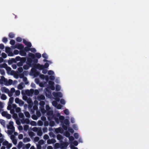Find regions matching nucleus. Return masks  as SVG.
I'll return each mask as SVG.
<instances>
[{
	"label": "nucleus",
	"mask_w": 149,
	"mask_h": 149,
	"mask_svg": "<svg viewBox=\"0 0 149 149\" xmlns=\"http://www.w3.org/2000/svg\"><path fill=\"white\" fill-rule=\"evenodd\" d=\"M49 65L48 63H45L44 65H41L39 63L34 65V67L35 68L38 69L39 70H41L42 69H44L45 68H47L49 66Z\"/></svg>",
	"instance_id": "1"
},
{
	"label": "nucleus",
	"mask_w": 149,
	"mask_h": 149,
	"mask_svg": "<svg viewBox=\"0 0 149 149\" xmlns=\"http://www.w3.org/2000/svg\"><path fill=\"white\" fill-rule=\"evenodd\" d=\"M56 145L60 146V148L61 149H65L68 146V143L66 142H63L59 144L58 143H56Z\"/></svg>",
	"instance_id": "2"
},
{
	"label": "nucleus",
	"mask_w": 149,
	"mask_h": 149,
	"mask_svg": "<svg viewBox=\"0 0 149 149\" xmlns=\"http://www.w3.org/2000/svg\"><path fill=\"white\" fill-rule=\"evenodd\" d=\"M33 59L32 58H27V61L26 62V64L31 67H33V68H34V65H36V64H34V63H33Z\"/></svg>",
	"instance_id": "3"
},
{
	"label": "nucleus",
	"mask_w": 149,
	"mask_h": 149,
	"mask_svg": "<svg viewBox=\"0 0 149 149\" xmlns=\"http://www.w3.org/2000/svg\"><path fill=\"white\" fill-rule=\"evenodd\" d=\"M13 122L10 121L9 122V125H7V128L8 129L11 130L12 132L15 131V127L13 125Z\"/></svg>",
	"instance_id": "4"
},
{
	"label": "nucleus",
	"mask_w": 149,
	"mask_h": 149,
	"mask_svg": "<svg viewBox=\"0 0 149 149\" xmlns=\"http://www.w3.org/2000/svg\"><path fill=\"white\" fill-rule=\"evenodd\" d=\"M13 49L17 48L19 50H21L24 48V46L23 45L21 44H17L14 46H13Z\"/></svg>",
	"instance_id": "5"
},
{
	"label": "nucleus",
	"mask_w": 149,
	"mask_h": 149,
	"mask_svg": "<svg viewBox=\"0 0 149 149\" xmlns=\"http://www.w3.org/2000/svg\"><path fill=\"white\" fill-rule=\"evenodd\" d=\"M36 68H33L31 69V71L33 74V75L35 77H37L39 75V72L37 71L36 70Z\"/></svg>",
	"instance_id": "6"
},
{
	"label": "nucleus",
	"mask_w": 149,
	"mask_h": 149,
	"mask_svg": "<svg viewBox=\"0 0 149 149\" xmlns=\"http://www.w3.org/2000/svg\"><path fill=\"white\" fill-rule=\"evenodd\" d=\"M57 116H59V120H60V122L62 123H63V121L64 119V117L63 116H60V114L59 113H58L57 114Z\"/></svg>",
	"instance_id": "7"
},
{
	"label": "nucleus",
	"mask_w": 149,
	"mask_h": 149,
	"mask_svg": "<svg viewBox=\"0 0 149 149\" xmlns=\"http://www.w3.org/2000/svg\"><path fill=\"white\" fill-rule=\"evenodd\" d=\"M21 122L22 124L26 123L27 124H30V121L29 119L26 118L25 119H23L22 120Z\"/></svg>",
	"instance_id": "8"
},
{
	"label": "nucleus",
	"mask_w": 149,
	"mask_h": 149,
	"mask_svg": "<svg viewBox=\"0 0 149 149\" xmlns=\"http://www.w3.org/2000/svg\"><path fill=\"white\" fill-rule=\"evenodd\" d=\"M1 90L2 92H4L6 93L8 92L9 91V90L5 87H1Z\"/></svg>",
	"instance_id": "9"
},
{
	"label": "nucleus",
	"mask_w": 149,
	"mask_h": 149,
	"mask_svg": "<svg viewBox=\"0 0 149 149\" xmlns=\"http://www.w3.org/2000/svg\"><path fill=\"white\" fill-rule=\"evenodd\" d=\"M56 142V140L54 139H49L47 140V143L49 144L52 143H54Z\"/></svg>",
	"instance_id": "10"
},
{
	"label": "nucleus",
	"mask_w": 149,
	"mask_h": 149,
	"mask_svg": "<svg viewBox=\"0 0 149 149\" xmlns=\"http://www.w3.org/2000/svg\"><path fill=\"white\" fill-rule=\"evenodd\" d=\"M34 90L33 89H31L30 90H27L26 91V93L29 95H32L34 93Z\"/></svg>",
	"instance_id": "11"
},
{
	"label": "nucleus",
	"mask_w": 149,
	"mask_h": 149,
	"mask_svg": "<svg viewBox=\"0 0 149 149\" xmlns=\"http://www.w3.org/2000/svg\"><path fill=\"white\" fill-rule=\"evenodd\" d=\"M38 100H45V97L43 95H38L37 97Z\"/></svg>",
	"instance_id": "12"
},
{
	"label": "nucleus",
	"mask_w": 149,
	"mask_h": 149,
	"mask_svg": "<svg viewBox=\"0 0 149 149\" xmlns=\"http://www.w3.org/2000/svg\"><path fill=\"white\" fill-rule=\"evenodd\" d=\"M63 131V130L61 127H59L56 128L55 130V131L56 133H62Z\"/></svg>",
	"instance_id": "13"
},
{
	"label": "nucleus",
	"mask_w": 149,
	"mask_h": 149,
	"mask_svg": "<svg viewBox=\"0 0 149 149\" xmlns=\"http://www.w3.org/2000/svg\"><path fill=\"white\" fill-rule=\"evenodd\" d=\"M20 54L22 56H25L26 55V53L24 50H21L19 52Z\"/></svg>",
	"instance_id": "14"
},
{
	"label": "nucleus",
	"mask_w": 149,
	"mask_h": 149,
	"mask_svg": "<svg viewBox=\"0 0 149 149\" xmlns=\"http://www.w3.org/2000/svg\"><path fill=\"white\" fill-rule=\"evenodd\" d=\"M1 80L2 82H3L4 83H5V84L8 83L7 79H6L4 76H2L1 77Z\"/></svg>",
	"instance_id": "15"
},
{
	"label": "nucleus",
	"mask_w": 149,
	"mask_h": 149,
	"mask_svg": "<svg viewBox=\"0 0 149 149\" xmlns=\"http://www.w3.org/2000/svg\"><path fill=\"white\" fill-rule=\"evenodd\" d=\"M24 85V83L22 82H21L19 84L18 86V88L19 90L22 89L23 87V85Z\"/></svg>",
	"instance_id": "16"
},
{
	"label": "nucleus",
	"mask_w": 149,
	"mask_h": 149,
	"mask_svg": "<svg viewBox=\"0 0 149 149\" xmlns=\"http://www.w3.org/2000/svg\"><path fill=\"white\" fill-rule=\"evenodd\" d=\"M31 141L30 139L28 137L24 138L23 140V141L24 143H26L29 142Z\"/></svg>",
	"instance_id": "17"
},
{
	"label": "nucleus",
	"mask_w": 149,
	"mask_h": 149,
	"mask_svg": "<svg viewBox=\"0 0 149 149\" xmlns=\"http://www.w3.org/2000/svg\"><path fill=\"white\" fill-rule=\"evenodd\" d=\"M13 82V81L12 79H9L8 81V83H6V84H5L6 86H8L9 85H11L12 84Z\"/></svg>",
	"instance_id": "18"
},
{
	"label": "nucleus",
	"mask_w": 149,
	"mask_h": 149,
	"mask_svg": "<svg viewBox=\"0 0 149 149\" xmlns=\"http://www.w3.org/2000/svg\"><path fill=\"white\" fill-rule=\"evenodd\" d=\"M53 118L55 120L56 123L57 124H58L59 123V118H58L56 117V116H53Z\"/></svg>",
	"instance_id": "19"
},
{
	"label": "nucleus",
	"mask_w": 149,
	"mask_h": 149,
	"mask_svg": "<svg viewBox=\"0 0 149 149\" xmlns=\"http://www.w3.org/2000/svg\"><path fill=\"white\" fill-rule=\"evenodd\" d=\"M23 145V143L22 141L19 142L17 145V148L18 149H20L22 147Z\"/></svg>",
	"instance_id": "20"
},
{
	"label": "nucleus",
	"mask_w": 149,
	"mask_h": 149,
	"mask_svg": "<svg viewBox=\"0 0 149 149\" xmlns=\"http://www.w3.org/2000/svg\"><path fill=\"white\" fill-rule=\"evenodd\" d=\"M31 67L30 66L27 64L26 65H24L23 66V68L24 70H27L28 69L29 67Z\"/></svg>",
	"instance_id": "21"
},
{
	"label": "nucleus",
	"mask_w": 149,
	"mask_h": 149,
	"mask_svg": "<svg viewBox=\"0 0 149 149\" xmlns=\"http://www.w3.org/2000/svg\"><path fill=\"white\" fill-rule=\"evenodd\" d=\"M14 101V98L13 97H10L9 99L8 102V104H12Z\"/></svg>",
	"instance_id": "22"
},
{
	"label": "nucleus",
	"mask_w": 149,
	"mask_h": 149,
	"mask_svg": "<svg viewBox=\"0 0 149 149\" xmlns=\"http://www.w3.org/2000/svg\"><path fill=\"white\" fill-rule=\"evenodd\" d=\"M64 123L66 125H69L70 124L69 121L68 119H65L64 120Z\"/></svg>",
	"instance_id": "23"
},
{
	"label": "nucleus",
	"mask_w": 149,
	"mask_h": 149,
	"mask_svg": "<svg viewBox=\"0 0 149 149\" xmlns=\"http://www.w3.org/2000/svg\"><path fill=\"white\" fill-rule=\"evenodd\" d=\"M35 57H36L38 58H40L41 56V54L39 53H36L35 54Z\"/></svg>",
	"instance_id": "24"
},
{
	"label": "nucleus",
	"mask_w": 149,
	"mask_h": 149,
	"mask_svg": "<svg viewBox=\"0 0 149 149\" xmlns=\"http://www.w3.org/2000/svg\"><path fill=\"white\" fill-rule=\"evenodd\" d=\"M53 114V112L52 111H49L47 112V115L49 116L52 115Z\"/></svg>",
	"instance_id": "25"
},
{
	"label": "nucleus",
	"mask_w": 149,
	"mask_h": 149,
	"mask_svg": "<svg viewBox=\"0 0 149 149\" xmlns=\"http://www.w3.org/2000/svg\"><path fill=\"white\" fill-rule=\"evenodd\" d=\"M28 55L29 56L31 57L32 59L35 58V55L32 53H29L28 54Z\"/></svg>",
	"instance_id": "26"
},
{
	"label": "nucleus",
	"mask_w": 149,
	"mask_h": 149,
	"mask_svg": "<svg viewBox=\"0 0 149 149\" xmlns=\"http://www.w3.org/2000/svg\"><path fill=\"white\" fill-rule=\"evenodd\" d=\"M7 66V65L6 63L0 65V68H6Z\"/></svg>",
	"instance_id": "27"
},
{
	"label": "nucleus",
	"mask_w": 149,
	"mask_h": 149,
	"mask_svg": "<svg viewBox=\"0 0 149 149\" xmlns=\"http://www.w3.org/2000/svg\"><path fill=\"white\" fill-rule=\"evenodd\" d=\"M23 81L24 82L25 84H27L29 83V82L27 81V78L26 77H23Z\"/></svg>",
	"instance_id": "28"
},
{
	"label": "nucleus",
	"mask_w": 149,
	"mask_h": 149,
	"mask_svg": "<svg viewBox=\"0 0 149 149\" xmlns=\"http://www.w3.org/2000/svg\"><path fill=\"white\" fill-rule=\"evenodd\" d=\"M1 99L3 100H5L7 98L6 95L4 94H2L1 97Z\"/></svg>",
	"instance_id": "29"
},
{
	"label": "nucleus",
	"mask_w": 149,
	"mask_h": 149,
	"mask_svg": "<svg viewBox=\"0 0 149 149\" xmlns=\"http://www.w3.org/2000/svg\"><path fill=\"white\" fill-rule=\"evenodd\" d=\"M24 114L27 118H29L30 117V115L29 112L28 111H26L24 112Z\"/></svg>",
	"instance_id": "30"
},
{
	"label": "nucleus",
	"mask_w": 149,
	"mask_h": 149,
	"mask_svg": "<svg viewBox=\"0 0 149 149\" xmlns=\"http://www.w3.org/2000/svg\"><path fill=\"white\" fill-rule=\"evenodd\" d=\"M57 138L58 140H61L63 139V137L61 135L58 134L57 135Z\"/></svg>",
	"instance_id": "31"
},
{
	"label": "nucleus",
	"mask_w": 149,
	"mask_h": 149,
	"mask_svg": "<svg viewBox=\"0 0 149 149\" xmlns=\"http://www.w3.org/2000/svg\"><path fill=\"white\" fill-rule=\"evenodd\" d=\"M10 48L8 47H6L5 48V51L6 53H8L10 51Z\"/></svg>",
	"instance_id": "32"
},
{
	"label": "nucleus",
	"mask_w": 149,
	"mask_h": 149,
	"mask_svg": "<svg viewBox=\"0 0 149 149\" xmlns=\"http://www.w3.org/2000/svg\"><path fill=\"white\" fill-rule=\"evenodd\" d=\"M9 37L11 38H13L15 37V35L12 33H10L9 34Z\"/></svg>",
	"instance_id": "33"
},
{
	"label": "nucleus",
	"mask_w": 149,
	"mask_h": 149,
	"mask_svg": "<svg viewBox=\"0 0 149 149\" xmlns=\"http://www.w3.org/2000/svg\"><path fill=\"white\" fill-rule=\"evenodd\" d=\"M42 134V132L41 130H39L37 132V135L39 136H41Z\"/></svg>",
	"instance_id": "34"
},
{
	"label": "nucleus",
	"mask_w": 149,
	"mask_h": 149,
	"mask_svg": "<svg viewBox=\"0 0 149 149\" xmlns=\"http://www.w3.org/2000/svg\"><path fill=\"white\" fill-rule=\"evenodd\" d=\"M60 86L58 84H56V90L57 91H60Z\"/></svg>",
	"instance_id": "35"
},
{
	"label": "nucleus",
	"mask_w": 149,
	"mask_h": 149,
	"mask_svg": "<svg viewBox=\"0 0 149 149\" xmlns=\"http://www.w3.org/2000/svg\"><path fill=\"white\" fill-rule=\"evenodd\" d=\"M49 134L50 137L54 138L55 137V135L52 132H50Z\"/></svg>",
	"instance_id": "36"
},
{
	"label": "nucleus",
	"mask_w": 149,
	"mask_h": 149,
	"mask_svg": "<svg viewBox=\"0 0 149 149\" xmlns=\"http://www.w3.org/2000/svg\"><path fill=\"white\" fill-rule=\"evenodd\" d=\"M55 123L53 121H50L49 123V125L51 127H53Z\"/></svg>",
	"instance_id": "37"
},
{
	"label": "nucleus",
	"mask_w": 149,
	"mask_h": 149,
	"mask_svg": "<svg viewBox=\"0 0 149 149\" xmlns=\"http://www.w3.org/2000/svg\"><path fill=\"white\" fill-rule=\"evenodd\" d=\"M26 57H22L21 58L20 61L23 63L26 61Z\"/></svg>",
	"instance_id": "38"
},
{
	"label": "nucleus",
	"mask_w": 149,
	"mask_h": 149,
	"mask_svg": "<svg viewBox=\"0 0 149 149\" xmlns=\"http://www.w3.org/2000/svg\"><path fill=\"white\" fill-rule=\"evenodd\" d=\"M2 41L5 43H6L8 41V39L6 37H4L2 39Z\"/></svg>",
	"instance_id": "39"
},
{
	"label": "nucleus",
	"mask_w": 149,
	"mask_h": 149,
	"mask_svg": "<svg viewBox=\"0 0 149 149\" xmlns=\"http://www.w3.org/2000/svg\"><path fill=\"white\" fill-rule=\"evenodd\" d=\"M42 56L43 58L45 59H47L48 58V56L47 54L45 53H44L42 54Z\"/></svg>",
	"instance_id": "40"
},
{
	"label": "nucleus",
	"mask_w": 149,
	"mask_h": 149,
	"mask_svg": "<svg viewBox=\"0 0 149 149\" xmlns=\"http://www.w3.org/2000/svg\"><path fill=\"white\" fill-rule=\"evenodd\" d=\"M39 104L42 107H44L45 104V102L43 101H41L39 103Z\"/></svg>",
	"instance_id": "41"
},
{
	"label": "nucleus",
	"mask_w": 149,
	"mask_h": 149,
	"mask_svg": "<svg viewBox=\"0 0 149 149\" xmlns=\"http://www.w3.org/2000/svg\"><path fill=\"white\" fill-rule=\"evenodd\" d=\"M0 123L3 125L4 126L5 125V121L4 120L1 119L0 120Z\"/></svg>",
	"instance_id": "42"
},
{
	"label": "nucleus",
	"mask_w": 149,
	"mask_h": 149,
	"mask_svg": "<svg viewBox=\"0 0 149 149\" xmlns=\"http://www.w3.org/2000/svg\"><path fill=\"white\" fill-rule=\"evenodd\" d=\"M38 125L40 126H42L43 125V122L40 120H39L38 121Z\"/></svg>",
	"instance_id": "43"
},
{
	"label": "nucleus",
	"mask_w": 149,
	"mask_h": 149,
	"mask_svg": "<svg viewBox=\"0 0 149 149\" xmlns=\"http://www.w3.org/2000/svg\"><path fill=\"white\" fill-rule=\"evenodd\" d=\"M52 104L53 106L54 107H56L58 103L57 101H53L52 102Z\"/></svg>",
	"instance_id": "44"
},
{
	"label": "nucleus",
	"mask_w": 149,
	"mask_h": 149,
	"mask_svg": "<svg viewBox=\"0 0 149 149\" xmlns=\"http://www.w3.org/2000/svg\"><path fill=\"white\" fill-rule=\"evenodd\" d=\"M30 47H25L24 48V51L25 52H27L30 50Z\"/></svg>",
	"instance_id": "45"
},
{
	"label": "nucleus",
	"mask_w": 149,
	"mask_h": 149,
	"mask_svg": "<svg viewBox=\"0 0 149 149\" xmlns=\"http://www.w3.org/2000/svg\"><path fill=\"white\" fill-rule=\"evenodd\" d=\"M68 131L71 133H73L74 132V130L71 127H69L68 129Z\"/></svg>",
	"instance_id": "46"
},
{
	"label": "nucleus",
	"mask_w": 149,
	"mask_h": 149,
	"mask_svg": "<svg viewBox=\"0 0 149 149\" xmlns=\"http://www.w3.org/2000/svg\"><path fill=\"white\" fill-rule=\"evenodd\" d=\"M64 113L66 115H68L69 114V111L67 109H66L64 111Z\"/></svg>",
	"instance_id": "47"
},
{
	"label": "nucleus",
	"mask_w": 149,
	"mask_h": 149,
	"mask_svg": "<svg viewBox=\"0 0 149 149\" xmlns=\"http://www.w3.org/2000/svg\"><path fill=\"white\" fill-rule=\"evenodd\" d=\"M10 45H15V40H11L10 41Z\"/></svg>",
	"instance_id": "48"
},
{
	"label": "nucleus",
	"mask_w": 149,
	"mask_h": 149,
	"mask_svg": "<svg viewBox=\"0 0 149 149\" xmlns=\"http://www.w3.org/2000/svg\"><path fill=\"white\" fill-rule=\"evenodd\" d=\"M29 136L31 137H32L35 135V133L32 132H30L29 133Z\"/></svg>",
	"instance_id": "49"
},
{
	"label": "nucleus",
	"mask_w": 149,
	"mask_h": 149,
	"mask_svg": "<svg viewBox=\"0 0 149 149\" xmlns=\"http://www.w3.org/2000/svg\"><path fill=\"white\" fill-rule=\"evenodd\" d=\"M1 55H2V56L3 57V58H6L7 56L6 54L4 52H2V53Z\"/></svg>",
	"instance_id": "50"
},
{
	"label": "nucleus",
	"mask_w": 149,
	"mask_h": 149,
	"mask_svg": "<svg viewBox=\"0 0 149 149\" xmlns=\"http://www.w3.org/2000/svg\"><path fill=\"white\" fill-rule=\"evenodd\" d=\"M18 116L19 117L21 118H23L24 116V114L22 113H19Z\"/></svg>",
	"instance_id": "51"
},
{
	"label": "nucleus",
	"mask_w": 149,
	"mask_h": 149,
	"mask_svg": "<svg viewBox=\"0 0 149 149\" xmlns=\"http://www.w3.org/2000/svg\"><path fill=\"white\" fill-rule=\"evenodd\" d=\"M33 63H34V64H36V63H37L38 62V60L36 58H33Z\"/></svg>",
	"instance_id": "52"
},
{
	"label": "nucleus",
	"mask_w": 149,
	"mask_h": 149,
	"mask_svg": "<svg viewBox=\"0 0 149 149\" xmlns=\"http://www.w3.org/2000/svg\"><path fill=\"white\" fill-rule=\"evenodd\" d=\"M20 100L19 98L17 97L15 99V102L17 104H18Z\"/></svg>",
	"instance_id": "53"
},
{
	"label": "nucleus",
	"mask_w": 149,
	"mask_h": 149,
	"mask_svg": "<svg viewBox=\"0 0 149 149\" xmlns=\"http://www.w3.org/2000/svg\"><path fill=\"white\" fill-rule=\"evenodd\" d=\"M7 113V112L3 111L2 112L1 115L2 116L4 117H6Z\"/></svg>",
	"instance_id": "54"
},
{
	"label": "nucleus",
	"mask_w": 149,
	"mask_h": 149,
	"mask_svg": "<svg viewBox=\"0 0 149 149\" xmlns=\"http://www.w3.org/2000/svg\"><path fill=\"white\" fill-rule=\"evenodd\" d=\"M16 40L18 42H21L22 41V38L20 37H18L16 38Z\"/></svg>",
	"instance_id": "55"
},
{
	"label": "nucleus",
	"mask_w": 149,
	"mask_h": 149,
	"mask_svg": "<svg viewBox=\"0 0 149 149\" xmlns=\"http://www.w3.org/2000/svg\"><path fill=\"white\" fill-rule=\"evenodd\" d=\"M34 93L35 95H37L39 94V91L38 90L36 89L34 90Z\"/></svg>",
	"instance_id": "56"
},
{
	"label": "nucleus",
	"mask_w": 149,
	"mask_h": 149,
	"mask_svg": "<svg viewBox=\"0 0 149 149\" xmlns=\"http://www.w3.org/2000/svg\"><path fill=\"white\" fill-rule=\"evenodd\" d=\"M65 136L67 137H69L70 136V133L68 132H66L65 134Z\"/></svg>",
	"instance_id": "57"
},
{
	"label": "nucleus",
	"mask_w": 149,
	"mask_h": 149,
	"mask_svg": "<svg viewBox=\"0 0 149 149\" xmlns=\"http://www.w3.org/2000/svg\"><path fill=\"white\" fill-rule=\"evenodd\" d=\"M48 84L50 86L54 85V82L51 81H50L48 82Z\"/></svg>",
	"instance_id": "58"
},
{
	"label": "nucleus",
	"mask_w": 149,
	"mask_h": 149,
	"mask_svg": "<svg viewBox=\"0 0 149 149\" xmlns=\"http://www.w3.org/2000/svg\"><path fill=\"white\" fill-rule=\"evenodd\" d=\"M12 146V144L8 143V144L6 146V148L7 149H9L10 148V147H11Z\"/></svg>",
	"instance_id": "59"
},
{
	"label": "nucleus",
	"mask_w": 149,
	"mask_h": 149,
	"mask_svg": "<svg viewBox=\"0 0 149 149\" xmlns=\"http://www.w3.org/2000/svg\"><path fill=\"white\" fill-rule=\"evenodd\" d=\"M32 118L34 120H36L37 119V116L35 115H33L31 116Z\"/></svg>",
	"instance_id": "60"
},
{
	"label": "nucleus",
	"mask_w": 149,
	"mask_h": 149,
	"mask_svg": "<svg viewBox=\"0 0 149 149\" xmlns=\"http://www.w3.org/2000/svg\"><path fill=\"white\" fill-rule=\"evenodd\" d=\"M21 111V109L19 107H17L15 109V111L16 113H19Z\"/></svg>",
	"instance_id": "61"
},
{
	"label": "nucleus",
	"mask_w": 149,
	"mask_h": 149,
	"mask_svg": "<svg viewBox=\"0 0 149 149\" xmlns=\"http://www.w3.org/2000/svg\"><path fill=\"white\" fill-rule=\"evenodd\" d=\"M27 47H31L32 45L31 42H28L27 43L26 45Z\"/></svg>",
	"instance_id": "62"
},
{
	"label": "nucleus",
	"mask_w": 149,
	"mask_h": 149,
	"mask_svg": "<svg viewBox=\"0 0 149 149\" xmlns=\"http://www.w3.org/2000/svg\"><path fill=\"white\" fill-rule=\"evenodd\" d=\"M14 55V53L10 51L8 53V56H12Z\"/></svg>",
	"instance_id": "63"
},
{
	"label": "nucleus",
	"mask_w": 149,
	"mask_h": 149,
	"mask_svg": "<svg viewBox=\"0 0 149 149\" xmlns=\"http://www.w3.org/2000/svg\"><path fill=\"white\" fill-rule=\"evenodd\" d=\"M6 117L8 119H10L11 118V115L10 114L7 113Z\"/></svg>",
	"instance_id": "64"
}]
</instances>
